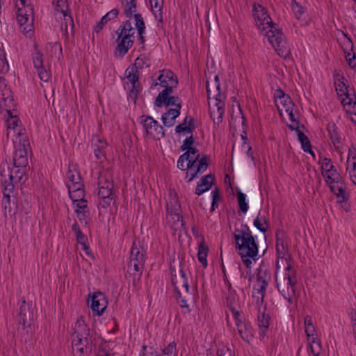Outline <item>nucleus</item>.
<instances>
[{"instance_id":"1","label":"nucleus","mask_w":356,"mask_h":356,"mask_svg":"<svg viewBox=\"0 0 356 356\" xmlns=\"http://www.w3.org/2000/svg\"><path fill=\"white\" fill-rule=\"evenodd\" d=\"M252 15L257 26L268 38V42L275 48L277 53L286 58L290 53V48L285 40L283 33L277 25L273 22L265 8L260 4H254Z\"/></svg>"},{"instance_id":"2","label":"nucleus","mask_w":356,"mask_h":356,"mask_svg":"<svg viewBox=\"0 0 356 356\" xmlns=\"http://www.w3.org/2000/svg\"><path fill=\"white\" fill-rule=\"evenodd\" d=\"M234 237L236 241V250L238 254H243V257H251L256 261L255 257L258 254V244L248 225L242 224L241 229H236Z\"/></svg>"},{"instance_id":"3","label":"nucleus","mask_w":356,"mask_h":356,"mask_svg":"<svg viewBox=\"0 0 356 356\" xmlns=\"http://www.w3.org/2000/svg\"><path fill=\"white\" fill-rule=\"evenodd\" d=\"M23 168H16L14 165L10 168L8 165H4L0 172L1 183L3 187V193L7 202H10V194L13 191L15 184L24 183L26 178Z\"/></svg>"},{"instance_id":"4","label":"nucleus","mask_w":356,"mask_h":356,"mask_svg":"<svg viewBox=\"0 0 356 356\" xmlns=\"http://www.w3.org/2000/svg\"><path fill=\"white\" fill-rule=\"evenodd\" d=\"M347 80L343 75L337 74L334 76V85L336 91L339 96H345L343 98L341 103L345 105H353V108L356 110V95L354 89H349V86L347 85Z\"/></svg>"},{"instance_id":"5","label":"nucleus","mask_w":356,"mask_h":356,"mask_svg":"<svg viewBox=\"0 0 356 356\" xmlns=\"http://www.w3.org/2000/svg\"><path fill=\"white\" fill-rule=\"evenodd\" d=\"M275 281L279 291L289 303L292 304L296 296V277H293L286 272L284 277H281L280 280L276 277Z\"/></svg>"},{"instance_id":"6","label":"nucleus","mask_w":356,"mask_h":356,"mask_svg":"<svg viewBox=\"0 0 356 356\" xmlns=\"http://www.w3.org/2000/svg\"><path fill=\"white\" fill-rule=\"evenodd\" d=\"M104 184H106V186H104V185L100 186L102 184V178H99V206L106 209L111 204L114 195L113 193V182L110 181L109 179H105Z\"/></svg>"},{"instance_id":"7","label":"nucleus","mask_w":356,"mask_h":356,"mask_svg":"<svg viewBox=\"0 0 356 356\" xmlns=\"http://www.w3.org/2000/svg\"><path fill=\"white\" fill-rule=\"evenodd\" d=\"M323 176L332 193H338V194L341 195L343 190L346 189L344 179L336 169L332 168V170L327 174L323 172Z\"/></svg>"},{"instance_id":"8","label":"nucleus","mask_w":356,"mask_h":356,"mask_svg":"<svg viewBox=\"0 0 356 356\" xmlns=\"http://www.w3.org/2000/svg\"><path fill=\"white\" fill-rule=\"evenodd\" d=\"M15 106L13 92L8 87L4 77H0V107L10 114V108Z\"/></svg>"},{"instance_id":"9","label":"nucleus","mask_w":356,"mask_h":356,"mask_svg":"<svg viewBox=\"0 0 356 356\" xmlns=\"http://www.w3.org/2000/svg\"><path fill=\"white\" fill-rule=\"evenodd\" d=\"M17 20L24 33H28L31 31L33 24V7L29 6L26 8H18Z\"/></svg>"},{"instance_id":"10","label":"nucleus","mask_w":356,"mask_h":356,"mask_svg":"<svg viewBox=\"0 0 356 356\" xmlns=\"http://www.w3.org/2000/svg\"><path fill=\"white\" fill-rule=\"evenodd\" d=\"M140 122L143 124L147 136L155 138L154 131L158 136L164 138L165 136L163 127L159 124L158 122L151 116L142 115L140 117Z\"/></svg>"},{"instance_id":"11","label":"nucleus","mask_w":356,"mask_h":356,"mask_svg":"<svg viewBox=\"0 0 356 356\" xmlns=\"http://www.w3.org/2000/svg\"><path fill=\"white\" fill-rule=\"evenodd\" d=\"M172 284L177 294L180 295L179 291L182 288L189 286L186 275L180 267L177 269L175 266H170Z\"/></svg>"},{"instance_id":"12","label":"nucleus","mask_w":356,"mask_h":356,"mask_svg":"<svg viewBox=\"0 0 356 356\" xmlns=\"http://www.w3.org/2000/svg\"><path fill=\"white\" fill-rule=\"evenodd\" d=\"M17 321L19 325H22L23 329L30 327L33 322V312L31 309V307L26 304V300L24 299H22V305L19 307Z\"/></svg>"},{"instance_id":"13","label":"nucleus","mask_w":356,"mask_h":356,"mask_svg":"<svg viewBox=\"0 0 356 356\" xmlns=\"http://www.w3.org/2000/svg\"><path fill=\"white\" fill-rule=\"evenodd\" d=\"M154 104L156 107H161L163 105L175 106V108H170L165 113V115H172V119H176L180 114L181 104L178 96H168L165 99H161V102L155 101Z\"/></svg>"},{"instance_id":"14","label":"nucleus","mask_w":356,"mask_h":356,"mask_svg":"<svg viewBox=\"0 0 356 356\" xmlns=\"http://www.w3.org/2000/svg\"><path fill=\"white\" fill-rule=\"evenodd\" d=\"M257 271V280L261 283L260 289H258V293L261 295V300H263L268 283L271 280V275L268 266L264 262H261Z\"/></svg>"},{"instance_id":"15","label":"nucleus","mask_w":356,"mask_h":356,"mask_svg":"<svg viewBox=\"0 0 356 356\" xmlns=\"http://www.w3.org/2000/svg\"><path fill=\"white\" fill-rule=\"evenodd\" d=\"M74 330V334L76 337L77 341H79V343L85 341L84 346L86 347L91 343L90 339L89 338V327L82 318H79L76 321Z\"/></svg>"},{"instance_id":"16","label":"nucleus","mask_w":356,"mask_h":356,"mask_svg":"<svg viewBox=\"0 0 356 356\" xmlns=\"http://www.w3.org/2000/svg\"><path fill=\"white\" fill-rule=\"evenodd\" d=\"M115 33L118 35L116 39L117 47L115 49L119 52L121 57H123L133 46L134 36L129 33L125 35L118 32H115Z\"/></svg>"},{"instance_id":"17","label":"nucleus","mask_w":356,"mask_h":356,"mask_svg":"<svg viewBox=\"0 0 356 356\" xmlns=\"http://www.w3.org/2000/svg\"><path fill=\"white\" fill-rule=\"evenodd\" d=\"M108 305V301L106 298L105 295L100 292L97 291L93 293L91 296V309L93 312L99 316L102 315L106 309Z\"/></svg>"},{"instance_id":"18","label":"nucleus","mask_w":356,"mask_h":356,"mask_svg":"<svg viewBox=\"0 0 356 356\" xmlns=\"http://www.w3.org/2000/svg\"><path fill=\"white\" fill-rule=\"evenodd\" d=\"M213 97L216 100V103L215 104V108H210V115L212 118L213 123L216 124H219L222 121V118L224 115V103L222 102L221 98L222 95L220 92L217 94H213Z\"/></svg>"},{"instance_id":"19","label":"nucleus","mask_w":356,"mask_h":356,"mask_svg":"<svg viewBox=\"0 0 356 356\" xmlns=\"http://www.w3.org/2000/svg\"><path fill=\"white\" fill-rule=\"evenodd\" d=\"M180 295H175V298L178 300V303L181 308L184 310L183 312L185 313H189L191 312V309L189 307L188 302H193V296L191 292L189 291V286L182 288L181 291H179Z\"/></svg>"},{"instance_id":"20","label":"nucleus","mask_w":356,"mask_h":356,"mask_svg":"<svg viewBox=\"0 0 356 356\" xmlns=\"http://www.w3.org/2000/svg\"><path fill=\"white\" fill-rule=\"evenodd\" d=\"M34 67L37 69L40 79L43 81H47L51 78V72L43 65L42 54L37 52L33 58Z\"/></svg>"},{"instance_id":"21","label":"nucleus","mask_w":356,"mask_h":356,"mask_svg":"<svg viewBox=\"0 0 356 356\" xmlns=\"http://www.w3.org/2000/svg\"><path fill=\"white\" fill-rule=\"evenodd\" d=\"M28 165L27 149L25 143L16 149L14 157V165L16 168H26Z\"/></svg>"},{"instance_id":"22","label":"nucleus","mask_w":356,"mask_h":356,"mask_svg":"<svg viewBox=\"0 0 356 356\" xmlns=\"http://www.w3.org/2000/svg\"><path fill=\"white\" fill-rule=\"evenodd\" d=\"M276 251L279 258H284L287 248L286 245V234L283 230L278 229L275 233Z\"/></svg>"},{"instance_id":"23","label":"nucleus","mask_w":356,"mask_h":356,"mask_svg":"<svg viewBox=\"0 0 356 356\" xmlns=\"http://www.w3.org/2000/svg\"><path fill=\"white\" fill-rule=\"evenodd\" d=\"M236 325L237 330L241 339L250 343L253 339V330L251 324L249 322H239Z\"/></svg>"},{"instance_id":"24","label":"nucleus","mask_w":356,"mask_h":356,"mask_svg":"<svg viewBox=\"0 0 356 356\" xmlns=\"http://www.w3.org/2000/svg\"><path fill=\"white\" fill-rule=\"evenodd\" d=\"M213 180L214 175L212 174L203 176L197 184L195 194L200 195L204 192L208 191L211 188Z\"/></svg>"},{"instance_id":"25","label":"nucleus","mask_w":356,"mask_h":356,"mask_svg":"<svg viewBox=\"0 0 356 356\" xmlns=\"http://www.w3.org/2000/svg\"><path fill=\"white\" fill-rule=\"evenodd\" d=\"M327 131L329 134V137L334 147V149L338 152H341V138L338 133L337 127L334 122H329L327 125Z\"/></svg>"},{"instance_id":"26","label":"nucleus","mask_w":356,"mask_h":356,"mask_svg":"<svg viewBox=\"0 0 356 356\" xmlns=\"http://www.w3.org/2000/svg\"><path fill=\"white\" fill-rule=\"evenodd\" d=\"M8 119L6 120L7 125V137L8 138L10 134H12L13 136H20L21 135V129L18 126L19 118L17 115H13L12 113L10 114H8Z\"/></svg>"},{"instance_id":"27","label":"nucleus","mask_w":356,"mask_h":356,"mask_svg":"<svg viewBox=\"0 0 356 356\" xmlns=\"http://www.w3.org/2000/svg\"><path fill=\"white\" fill-rule=\"evenodd\" d=\"M92 145L94 147V153L98 159L105 156V148L107 147L106 141L101 139L98 136H93Z\"/></svg>"},{"instance_id":"28","label":"nucleus","mask_w":356,"mask_h":356,"mask_svg":"<svg viewBox=\"0 0 356 356\" xmlns=\"http://www.w3.org/2000/svg\"><path fill=\"white\" fill-rule=\"evenodd\" d=\"M209 165V157L207 155L202 156L197 166L193 168V172L191 173V177L187 180L188 182L193 181L198 174L204 172Z\"/></svg>"},{"instance_id":"29","label":"nucleus","mask_w":356,"mask_h":356,"mask_svg":"<svg viewBox=\"0 0 356 356\" xmlns=\"http://www.w3.org/2000/svg\"><path fill=\"white\" fill-rule=\"evenodd\" d=\"M85 341L79 343V341H74L72 342V353L74 356H88L89 353L91 352V343L86 347L84 346Z\"/></svg>"},{"instance_id":"30","label":"nucleus","mask_w":356,"mask_h":356,"mask_svg":"<svg viewBox=\"0 0 356 356\" xmlns=\"http://www.w3.org/2000/svg\"><path fill=\"white\" fill-rule=\"evenodd\" d=\"M79 188H75V186H68L70 197L73 202H81L86 203L87 201L84 199L85 191L83 187Z\"/></svg>"},{"instance_id":"31","label":"nucleus","mask_w":356,"mask_h":356,"mask_svg":"<svg viewBox=\"0 0 356 356\" xmlns=\"http://www.w3.org/2000/svg\"><path fill=\"white\" fill-rule=\"evenodd\" d=\"M258 326L259 327V335L262 337L266 335V332L269 327L270 316L264 312H259Z\"/></svg>"},{"instance_id":"32","label":"nucleus","mask_w":356,"mask_h":356,"mask_svg":"<svg viewBox=\"0 0 356 356\" xmlns=\"http://www.w3.org/2000/svg\"><path fill=\"white\" fill-rule=\"evenodd\" d=\"M118 13L119 10L118 8L112 9L102 17L100 22L95 26L94 30L97 33L99 32L102 30L104 25L110 20L115 19L118 16Z\"/></svg>"},{"instance_id":"33","label":"nucleus","mask_w":356,"mask_h":356,"mask_svg":"<svg viewBox=\"0 0 356 356\" xmlns=\"http://www.w3.org/2000/svg\"><path fill=\"white\" fill-rule=\"evenodd\" d=\"M67 177L71 182V185L68 184L67 187L75 186V188L76 187L77 188H79V187H84V184L82 182V178L79 172L68 169L67 172Z\"/></svg>"},{"instance_id":"34","label":"nucleus","mask_w":356,"mask_h":356,"mask_svg":"<svg viewBox=\"0 0 356 356\" xmlns=\"http://www.w3.org/2000/svg\"><path fill=\"white\" fill-rule=\"evenodd\" d=\"M134 16L136 21V28L138 30V33L139 36L138 40L140 41V44H144L145 38L143 36V33H145V25L143 18L140 14H135Z\"/></svg>"},{"instance_id":"35","label":"nucleus","mask_w":356,"mask_h":356,"mask_svg":"<svg viewBox=\"0 0 356 356\" xmlns=\"http://www.w3.org/2000/svg\"><path fill=\"white\" fill-rule=\"evenodd\" d=\"M158 80L161 85H169V83H172V81H178L177 76L172 71L166 70L161 72Z\"/></svg>"},{"instance_id":"36","label":"nucleus","mask_w":356,"mask_h":356,"mask_svg":"<svg viewBox=\"0 0 356 356\" xmlns=\"http://www.w3.org/2000/svg\"><path fill=\"white\" fill-rule=\"evenodd\" d=\"M152 10L154 14L156 19L162 22V9L163 7L164 0H149Z\"/></svg>"},{"instance_id":"37","label":"nucleus","mask_w":356,"mask_h":356,"mask_svg":"<svg viewBox=\"0 0 356 356\" xmlns=\"http://www.w3.org/2000/svg\"><path fill=\"white\" fill-rule=\"evenodd\" d=\"M124 6V13L127 17L131 18L136 12V0H120Z\"/></svg>"},{"instance_id":"38","label":"nucleus","mask_w":356,"mask_h":356,"mask_svg":"<svg viewBox=\"0 0 356 356\" xmlns=\"http://www.w3.org/2000/svg\"><path fill=\"white\" fill-rule=\"evenodd\" d=\"M177 85L178 81H172V83H169V85H161L165 88L159 92L155 101L161 102V99H165V97L170 96L173 91V88H176Z\"/></svg>"},{"instance_id":"39","label":"nucleus","mask_w":356,"mask_h":356,"mask_svg":"<svg viewBox=\"0 0 356 356\" xmlns=\"http://www.w3.org/2000/svg\"><path fill=\"white\" fill-rule=\"evenodd\" d=\"M254 227L258 229L261 232L266 233L268 229V220L264 216H261L259 213L257 217L254 220Z\"/></svg>"},{"instance_id":"40","label":"nucleus","mask_w":356,"mask_h":356,"mask_svg":"<svg viewBox=\"0 0 356 356\" xmlns=\"http://www.w3.org/2000/svg\"><path fill=\"white\" fill-rule=\"evenodd\" d=\"M209 248L207 245H204V241L200 243L198 247L197 257L200 262L205 268L207 266V257Z\"/></svg>"},{"instance_id":"41","label":"nucleus","mask_w":356,"mask_h":356,"mask_svg":"<svg viewBox=\"0 0 356 356\" xmlns=\"http://www.w3.org/2000/svg\"><path fill=\"white\" fill-rule=\"evenodd\" d=\"M145 262H140L138 261L129 260L128 267H127V273L129 275L132 273H138L143 272L144 268Z\"/></svg>"},{"instance_id":"42","label":"nucleus","mask_w":356,"mask_h":356,"mask_svg":"<svg viewBox=\"0 0 356 356\" xmlns=\"http://www.w3.org/2000/svg\"><path fill=\"white\" fill-rule=\"evenodd\" d=\"M130 260L139 261L140 262H145V258L143 252H140V248L137 247L135 243H133L131 253Z\"/></svg>"},{"instance_id":"43","label":"nucleus","mask_w":356,"mask_h":356,"mask_svg":"<svg viewBox=\"0 0 356 356\" xmlns=\"http://www.w3.org/2000/svg\"><path fill=\"white\" fill-rule=\"evenodd\" d=\"M126 73L127 74L126 77L131 83L132 85L139 84V74L136 67H129L126 70Z\"/></svg>"},{"instance_id":"44","label":"nucleus","mask_w":356,"mask_h":356,"mask_svg":"<svg viewBox=\"0 0 356 356\" xmlns=\"http://www.w3.org/2000/svg\"><path fill=\"white\" fill-rule=\"evenodd\" d=\"M345 191L343 190L341 195L338 193H333L338 198L337 202L341 204V207L346 211L348 212L350 210V205L348 203V197L345 194Z\"/></svg>"},{"instance_id":"45","label":"nucleus","mask_w":356,"mask_h":356,"mask_svg":"<svg viewBox=\"0 0 356 356\" xmlns=\"http://www.w3.org/2000/svg\"><path fill=\"white\" fill-rule=\"evenodd\" d=\"M52 3L56 11L63 13L65 17L67 16V12L68 11L67 0H52Z\"/></svg>"},{"instance_id":"46","label":"nucleus","mask_w":356,"mask_h":356,"mask_svg":"<svg viewBox=\"0 0 356 356\" xmlns=\"http://www.w3.org/2000/svg\"><path fill=\"white\" fill-rule=\"evenodd\" d=\"M236 195L239 209L243 213H245L248 209V205L245 201L246 195L241 190L237 191Z\"/></svg>"},{"instance_id":"47","label":"nucleus","mask_w":356,"mask_h":356,"mask_svg":"<svg viewBox=\"0 0 356 356\" xmlns=\"http://www.w3.org/2000/svg\"><path fill=\"white\" fill-rule=\"evenodd\" d=\"M212 203L210 209L211 212H213L218 207V202L221 200L220 193L218 188H215L211 191Z\"/></svg>"},{"instance_id":"48","label":"nucleus","mask_w":356,"mask_h":356,"mask_svg":"<svg viewBox=\"0 0 356 356\" xmlns=\"http://www.w3.org/2000/svg\"><path fill=\"white\" fill-rule=\"evenodd\" d=\"M305 333L308 337L314 335L315 327L312 322V316H306L305 318Z\"/></svg>"},{"instance_id":"49","label":"nucleus","mask_w":356,"mask_h":356,"mask_svg":"<svg viewBox=\"0 0 356 356\" xmlns=\"http://www.w3.org/2000/svg\"><path fill=\"white\" fill-rule=\"evenodd\" d=\"M9 70L8 63L6 58V52L0 48V73H5Z\"/></svg>"},{"instance_id":"50","label":"nucleus","mask_w":356,"mask_h":356,"mask_svg":"<svg viewBox=\"0 0 356 356\" xmlns=\"http://www.w3.org/2000/svg\"><path fill=\"white\" fill-rule=\"evenodd\" d=\"M298 140L301 143V146L303 150L305 149L310 147L312 146L311 143L308 137L300 129L296 130Z\"/></svg>"},{"instance_id":"51","label":"nucleus","mask_w":356,"mask_h":356,"mask_svg":"<svg viewBox=\"0 0 356 356\" xmlns=\"http://www.w3.org/2000/svg\"><path fill=\"white\" fill-rule=\"evenodd\" d=\"M292 10L298 19H300L301 16L305 13V9L296 0L291 2Z\"/></svg>"},{"instance_id":"52","label":"nucleus","mask_w":356,"mask_h":356,"mask_svg":"<svg viewBox=\"0 0 356 356\" xmlns=\"http://www.w3.org/2000/svg\"><path fill=\"white\" fill-rule=\"evenodd\" d=\"M64 16V20H65V22L62 23L61 24V26H60V29L62 31H65V34L67 35L68 34V23H69V25L70 26V29H71V31L72 32L73 31V29H74V22H73V19L72 18V17L69 15L67 14V16L65 17V15H63Z\"/></svg>"},{"instance_id":"53","label":"nucleus","mask_w":356,"mask_h":356,"mask_svg":"<svg viewBox=\"0 0 356 356\" xmlns=\"http://www.w3.org/2000/svg\"><path fill=\"white\" fill-rule=\"evenodd\" d=\"M126 30H128L127 34L129 33L134 36L135 32L134 28L131 26L130 20L125 21L115 32L123 34V33H125Z\"/></svg>"},{"instance_id":"54","label":"nucleus","mask_w":356,"mask_h":356,"mask_svg":"<svg viewBox=\"0 0 356 356\" xmlns=\"http://www.w3.org/2000/svg\"><path fill=\"white\" fill-rule=\"evenodd\" d=\"M162 353L167 356H172L174 354L175 356L177 355V348L176 343L172 341L170 343L167 347L164 348L162 350Z\"/></svg>"},{"instance_id":"55","label":"nucleus","mask_w":356,"mask_h":356,"mask_svg":"<svg viewBox=\"0 0 356 356\" xmlns=\"http://www.w3.org/2000/svg\"><path fill=\"white\" fill-rule=\"evenodd\" d=\"M332 168H334V166L332 164L331 159L328 158H324L321 164L322 173L324 172H327V174L332 170Z\"/></svg>"},{"instance_id":"56","label":"nucleus","mask_w":356,"mask_h":356,"mask_svg":"<svg viewBox=\"0 0 356 356\" xmlns=\"http://www.w3.org/2000/svg\"><path fill=\"white\" fill-rule=\"evenodd\" d=\"M141 90L140 85L139 84H134L132 85L131 89L129 91V97L130 99H133L134 102H136L138 94L140 92Z\"/></svg>"},{"instance_id":"57","label":"nucleus","mask_w":356,"mask_h":356,"mask_svg":"<svg viewBox=\"0 0 356 356\" xmlns=\"http://www.w3.org/2000/svg\"><path fill=\"white\" fill-rule=\"evenodd\" d=\"M195 140L193 136L191 135L189 137H187L184 140L181 146L180 147V149L182 151L188 150L190 148H191L192 145L194 144Z\"/></svg>"},{"instance_id":"58","label":"nucleus","mask_w":356,"mask_h":356,"mask_svg":"<svg viewBox=\"0 0 356 356\" xmlns=\"http://www.w3.org/2000/svg\"><path fill=\"white\" fill-rule=\"evenodd\" d=\"M200 158V154H197L195 157H191V159L187 161L186 165V170H188L191 172L193 171V168L195 167V163L199 161Z\"/></svg>"},{"instance_id":"59","label":"nucleus","mask_w":356,"mask_h":356,"mask_svg":"<svg viewBox=\"0 0 356 356\" xmlns=\"http://www.w3.org/2000/svg\"><path fill=\"white\" fill-rule=\"evenodd\" d=\"M289 118L293 124H289L288 127L291 130L299 129V121L295 118V115L292 110H290Z\"/></svg>"},{"instance_id":"60","label":"nucleus","mask_w":356,"mask_h":356,"mask_svg":"<svg viewBox=\"0 0 356 356\" xmlns=\"http://www.w3.org/2000/svg\"><path fill=\"white\" fill-rule=\"evenodd\" d=\"M187 119L188 118L186 117L184 122L180 124H178L177 126H176L175 127V132L177 134H179V133H181V132H186V133H188V131H189V127H186V124H187Z\"/></svg>"},{"instance_id":"61","label":"nucleus","mask_w":356,"mask_h":356,"mask_svg":"<svg viewBox=\"0 0 356 356\" xmlns=\"http://www.w3.org/2000/svg\"><path fill=\"white\" fill-rule=\"evenodd\" d=\"M162 121L163 124L167 127H172L175 124V119L172 118V115H165V113L162 115Z\"/></svg>"},{"instance_id":"62","label":"nucleus","mask_w":356,"mask_h":356,"mask_svg":"<svg viewBox=\"0 0 356 356\" xmlns=\"http://www.w3.org/2000/svg\"><path fill=\"white\" fill-rule=\"evenodd\" d=\"M142 274L141 273H132L129 275V277H132V285L135 289H138L139 287V282L140 280Z\"/></svg>"},{"instance_id":"63","label":"nucleus","mask_w":356,"mask_h":356,"mask_svg":"<svg viewBox=\"0 0 356 356\" xmlns=\"http://www.w3.org/2000/svg\"><path fill=\"white\" fill-rule=\"evenodd\" d=\"M350 159H352L353 161H356V148L353 145L348 149V163Z\"/></svg>"},{"instance_id":"64","label":"nucleus","mask_w":356,"mask_h":356,"mask_svg":"<svg viewBox=\"0 0 356 356\" xmlns=\"http://www.w3.org/2000/svg\"><path fill=\"white\" fill-rule=\"evenodd\" d=\"M217 356H232V351L228 348H222L218 350Z\"/></svg>"}]
</instances>
